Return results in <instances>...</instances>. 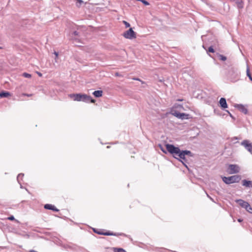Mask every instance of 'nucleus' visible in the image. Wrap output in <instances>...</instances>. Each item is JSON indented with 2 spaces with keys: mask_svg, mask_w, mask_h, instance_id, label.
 Here are the masks:
<instances>
[{
  "mask_svg": "<svg viewBox=\"0 0 252 252\" xmlns=\"http://www.w3.org/2000/svg\"><path fill=\"white\" fill-rule=\"evenodd\" d=\"M114 252H126L122 248H114Z\"/></svg>",
  "mask_w": 252,
  "mask_h": 252,
  "instance_id": "17",
  "label": "nucleus"
},
{
  "mask_svg": "<svg viewBox=\"0 0 252 252\" xmlns=\"http://www.w3.org/2000/svg\"><path fill=\"white\" fill-rule=\"evenodd\" d=\"M139 0L141 1L143 4H144L146 5H149V3L145 0Z\"/></svg>",
  "mask_w": 252,
  "mask_h": 252,
  "instance_id": "23",
  "label": "nucleus"
},
{
  "mask_svg": "<svg viewBox=\"0 0 252 252\" xmlns=\"http://www.w3.org/2000/svg\"><path fill=\"white\" fill-rule=\"evenodd\" d=\"M77 1L76 5L78 7H80L81 5L83 3L82 0H76Z\"/></svg>",
  "mask_w": 252,
  "mask_h": 252,
  "instance_id": "20",
  "label": "nucleus"
},
{
  "mask_svg": "<svg viewBox=\"0 0 252 252\" xmlns=\"http://www.w3.org/2000/svg\"><path fill=\"white\" fill-rule=\"evenodd\" d=\"M8 220H15V218L13 216H10L8 218Z\"/></svg>",
  "mask_w": 252,
  "mask_h": 252,
  "instance_id": "25",
  "label": "nucleus"
},
{
  "mask_svg": "<svg viewBox=\"0 0 252 252\" xmlns=\"http://www.w3.org/2000/svg\"><path fill=\"white\" fill-rule=\"evenodd\" d=\"M208 51L209 52H211V53H214L215 52V51H214L213 48L212 46L209 47Z\"/></svg>",
  "mask_w": 252,
  "mask_h": 252,
  "instance_id": "24",
  "label": "nucleus"
},
{
  "mask_svg": "<svg viewBox=\"0 0 252 252\" xmlns=\"http://www.w3.org/2000/svg\"><path fill=\"white\" fill-rule=\"evenodd\" d=\"M54 54L56 55V58H58V53L57 52H54Z\"/></svg>",
  "mask_w": 252,
  "mask_h": 252,
  "instance_id": "28",
  "label": "nucleus"
},
{
  "mask_svg": "<svg viewBox=\"0 0 252 252\" xmlns=\"http://www.w3.org/2000/svg\"><path fill=\"white\" fill-rule=\"evenodd\" d=\"M240 168L236 164H230L228 166V172L229 174L237 173L239 172Z\"/></svg>",
  "mask_w": 252,
  "mask_h": 252,
  "instance_id": "5",
  "label": "nucleus"
},
{
  "mask_svg": "<svg viewBox=\"0 0 252 252\" xmlns=\"http://www.w3.org/2000/svg\"><path fill=\"white\" fill-rule=\"evenodd\" d=\"M240 179L241 178L238 175H234L229 177H224L222 178L223 181L227 184L238 183L239 182Z\"/></svg>",
  "mask_w": 252,
  "mask_h": 252,
  "instance_id": "3",
  "label": "nucleus"
},
{
  "mask_svg": "<svg viewBox=\"0 0 252 252\" xmlns=\"http://www.w3.org/2000/svg\"><path fill=\"white\" fill-rule=\"evenodd\" d=\"M237 108L240 111L244 114H247L248 113L247 109L243 105H238Z\"/></svg>",
  "mask_w": 252,
  "mask_h": 252,
  "instance_id": "12",
  "label": "nucleus"
},
{
  "mask_svg": "<svg viewBox=\"0 0 252 252\" xmlns=\"http://www.w3.org/2000/svg\"><path fill=\"white\" fill-rule=\"evenodd\" d=\"M123 23L125 24V26H126V28H129L130 27V24L127 22L126 21H123Z\"/></svg>",
  "mask_w": 252,
  "mask_h": 252,
  "instance_id": "22",
  "label": "nucleus"
},
{
  "mask_svg": "<svg viewBox=\"0 0 252 252\" xmlns=\"http://www.w3.org/2000/svg\"><path fill=\"white\" fill-rule=\"evenodd\" d=\"M242 185L246 187H252V182L244 180L242 181Z\"/></svg>",
  "mask_w": 252,
  "mask_h": 252,
  "instance_id": "13",
  "label": "nucleus"
},
{
  "mask_svg": "<svg viewBox=\"0 0 252 252\" xmlns=\"http://www.w3.org/2000/svg\"><path fill=\"white\" fill-rule=\"evenodd\" d=\"M10 95V94L9 92H3L0 93V96L1 97H6Z\"/></svg>",
  "mask_w": 252,
  "mask_h": 252,
  "instance_id": "15",
  "label": "nucleus"
},
{
  "mask_svg": "<svg viewBox=\"0 0 252 252\" xmlns=\"http://www.w3.org/2000/svg\"><path fill=\"white\" fill-rule=\"evenodd\" d=\"M22 76L25 78H30L32 77V75L31 74H29V73H26V72H24L22 74Z\"/></svg>",
  "mask_w": 252,
  "mask_h": 252,
  "instance_id": "18",
  "label": "nucleus"
},
{
  "mask_svg": "<svg viewBox=\"0 0 252 252\" xmlns=\"http://www.w3.org/2000/svg\"><path fill=\"white\" fill-rule=\"evenodd\" d=\"M237 5L239 8H242L243 7V5H244L243 1L241 0L240 1L237 2Z\"/></svg>",
  "mask_w": 252,
  "mask_h": 252,
  "instance_id": "16",
  "label": "nucleus"
},
{
  "mask_svg": "<svg viewBox=\"0 0 252 252\" xmlns=\"http://www.w3.org/2000/svg\"><path fill=\"white\" fill-rule=\"evenodd\" d=\"M94 231L95 233L97 234L103 235L105 236H111L113 235V233L110 232L109 231L104 232H103V230H96L94 229Z\"/></svg>",
  "mask_w": 252,
  "mask_h": 252,
  "instance_id": "10",
  "label": "nucleus"
},
{
  "mask_svg": "<svg viewBox=\"0 0 252 252\" xmlns=\"http://www.w3.org/2000/svg\"><path fill=\"white\" fill-rule=\"evenodd\" d=\"M241 145L249 152L252 153V143H251L249 140H245L241 142Z\"/></svg>",
  "mask_w": 252,
  "mask_h": 252,
  "instance_id": "6",
  "label": "nucleus"
},
{
  "mask_svg": "<svg viewBox=\"0 0 252 252\" xmlns=\"http://www.w3.org/2000/svg\"><path fill=\"white\" fill-rule=\"evenodd\" d=\"M22 95H24V96H31L32 95V94H22Z\"/></svg>",
  "mask_w": 252,
  "mask_h": 252,
  "instance_id": "26",
  "label": "nucleus"
},
{
  "mask_svg": "<svg viewBox=\"0 0 252 252\" xmlns=\"http://www.w3.org/2000/svg\"><path fill=\"white\" fill-rule=\"evenodd\" d=\"M124 37L127 39H133L136 37V32H134L132 28H130L128 30L123 33Z\"/></svg>",
  "mask_w": 252,
  "mask_h": 252,
  "instance_id": "4",
  "label": "nucleus"
},
{
  "mask_svg": "<svg viewBox=\"0 0 252 252\" xmlns=\"http://www.w3.org/2000/svg\"><path fill=\"white\" fill-rule=\"evenodd\" d=\"M165 147L169 153L172 154L175 158L177 159L179 158L184 164L185 162H188V158L192 157V154L189 151H181L178 147L169 144H166Z\"/></svg>",
  "mask_w": 252,
  "mask_h": 252,
  "instance_id": "1",
  "label": "nucleus"
},
{
  "mask_svg": "<svg viewBox=\"0 0 252 252\" xmlns=\"http://www.w3.org/2000/svg\"><path fill=\"white\" fill-rule=\"evenodd\" d=\"M116 75L117 76H118V73H117L116 74Z\"/></svg>",
  "mask_w": 252,
  "mask_h": 252,
  "instance_id": "30",
  "label": "nucleus"
},
{
  "mask_svg": "<svg viewBox=\"0 0 252 252\" xmlns=\"http://www.w3.org/2000/svg\"><path fill=\"white\" fill-rule=\"evenodd\" d=\"M248 206H249L246 207V208H245L246 210L249 213H252V208L251 207V206H250V205L249 203H248Z\"/></svg>",
  "mask_w": 252,
  "mask_h": 252,
  "instance_id": "19",
  "label": "nucleus"
},
{
  "mask_svg": "<svg viewBox=\"0 0 252 252\" xmlns=\"http://www.w3.org/2000/svg\"><path fill=\"white\" fill-rule=\"evenodd\" d=\"M173 115L175 117L181 119H188L189 116V114H186L185 113H181L177 112H175L173 113Z\"/></svg>",
  "mask_w": 252,
  "mask_h": 252,
  "instance_id": "7",
  "label": "nucleus"
},
{
  "mask_svg": "<svg viewBox=\"0 0 252 252\" xmlns=\"http://www.w3.org/2000/svg\"><path fill=\"white\" fill-rule=\"evenodd\" d=\"M70 98H72L74 101H84L88 102L90 101L91 103H94L95 100L93 99L91 96L88 95L86 94H72L69 95Z\"/></svg>",
  "mask_w": 252,
  "mask_h": 252,
  "instance_id": "2",
  "label": "nucleus"
},
{
  "mask_svg": "<svg viewBox=\"0 0 252 252\" xmlns=\"http://www.w3.org/2000/svg\"><path fill=\"white\" fill-rule=\"evenodd\" d=\"M44 208L45 209L51 210L56 212L59 211V210L54 205L50 204H45L44 206Z\"/></svg>",
  "mask_w": 252,
  "mask_h": 252,
  "instance_id": "9",
  "label": "nucleus"
},
{
  "mask_svg": "<svg viewBox=\"0 0 252 252\" xmlns=\"http://www.w3.org/2000/svg\"><path fill=\"white\" fill-rule=\"evenodd\" d=\"M236 202L239 204L242 207L246 208L248 206V203L242 199H238L236 200Z\"/></svg>",
  "mask_w": 252,
  "mask_h": 252,
  "instance_id": "11",
  "label": "nucleus"
},
{
  "mask_svg": "<svg viewBox=\"0 0 252 252\" xmlns=\"http://www.w3.org/2000/svg\"><path fill=\"white\" fill-rule=\"evenodd\" d=\"M103 92L101 90L95 91L93 93V95L96 97H99L102 96Z\"/></svg>",
  "mask_w": 252,
  "mask_h": 252,
  "instance_id": "14",
  "label": "nucleus"
},
{
  "mask_svg": "<svg viewBox=\"0 0 252 252\" xmlns=\"http://www.w3.org/2000/svg\"><path fill=\"white\" fill-rule=\"evenodd\" d=\"M219 103L222 109H225L228 107L226 99L224 98H221L219 101Z\"/></svg>",
  "mask_w": 252,
  "mask_h": 252,
  "instance_id": "8",
  "label": "nucleus"
},
{
  "mask_svg": "<svg viewBox=\"0 0 252 252\" xmlns=\"http://www.w3.org/2000/svg\"><path fill=\"white\" fill-rule=\"evenodd\" d=\"M242 220H241V219H239L238 220V221L239 222H241V221H242Z\"/></svg>",
  "mask_w": 252,
  "mask_h": 252,
  "instance_id": "29",
  "label": "nucleus"
},
{
  "mask_svg": "<svg viewBox=\"0 0 252 252\" xmlns=\"http://www.w3.org/2000/svg\"><path fill=\"white\" fill-rule=\"evenodd\" d=\"M36 73L38 74V75L40 77H41L42 76V74L41 73L39 72H38L37 71L36 72Z\"/></svg>",
  "mask_w": 252,
  "mask_h": 252,
  "instance_id": "27",
  "label": "nucleus"
},
{
  "mask_svg": "<svg viewBox=\"0 0 252 252\" xmlns=\"http://www.w3.org/2000/svg\"><path fill=\"white\" fill-rule=\"evenodd\" d=\"M219 57H220V59L223 61H225L226 60V57L222 55H220L219 56Z\"/></svg>",
  "mask_w": 252,
  "mask_h": 252,
  "instance_id": "21",
  "label": "nucleus"
}]
</instances>
